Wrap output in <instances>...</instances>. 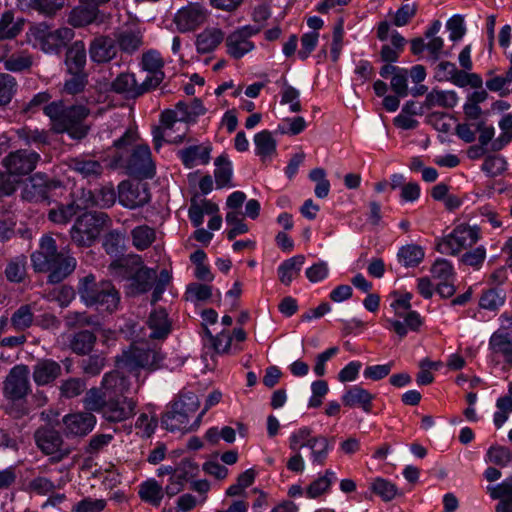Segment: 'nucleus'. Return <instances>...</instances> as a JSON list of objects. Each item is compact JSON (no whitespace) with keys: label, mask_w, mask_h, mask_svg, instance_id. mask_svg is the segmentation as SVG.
<instances>
[{"label":"nucleus","mask_w":512,"mask_h":512,"mask_svg":"<svg viewBox=\"0 0 512 512\" xmlns=\"http://www.w3.org/2000/svg\"><path fill=\"white\" fill-rule=\"evenodd\" d=\"M35 272H49L48 283L57 284L67 278L76 268V259L63 251H59L54 238L44 235L39 248L31 256Z\"/></svg>","instance_id":"nucleus-2"},{"label":"nucleus","mask_w":512,"mask_h":512,"mask_svg":"<svg viewBox=\"0 0 512 512\" xmlns=\"http://www.w3.org/2000/svg\"><path fill=\"white\" fill-rule=\"evenodd\" d=\"M313 462L322 465L328 456V440L325 437H314L309 440Z\"/></svg>","instance_id":"nucleus-50"},{"label":"nucleus","mask_w":512,"mask_h":512,"mask_svg":"<svg viewBox=\"0 0 512 512\" xmlns=\"http://www.w3.org/2000/svg\"><path fill=\"white\" fill-rule=\"evenodd\" d=\"M224 40V32L219 28H206L196 37V48L201 54L214 51Z\"/></svg>","instance_id":"nucleus-28"},{"label":"nucleus","mask_w":512,"mask_h":512,"mask_svg":"<svg viewBox=\"0 0 512 512\" xmlns=\"http://www.w3.org/2000/svg\"><path fill=\"white\" fill-rule=\"evenodd\" d=\"M163 65L164 62L156 51H148L142 55L143 69L152 74L151 77H147L145 80L146 86L150 89L157 87L162 82L164 78Z\"/></svg>","instance_id":"nucleus-23"},{"label":"nucleus","mask_w":512,"mask_h":512,"mask_svg":"<svg viewBox=\"0 0 512 512\" xmlns=\"http://www.w3.org/2000/svg\"><path fill=\"white\" fill-rule=\"evenodd\" d=\"M215 182L218 189L232 187V164L226 155H220L215 159Z\"/></svg>","instance_id":"nucleus-36"},{"label":"nucleus","mask_w":512,"mask_h":512,"mask_svg":"<svg viewBox=\"0 0 512 512\" xmlns=\"http://www.w3.org/2000/svg\"><path fill=\"white\" fill-rule=\"evenodd\" d=\"M280 103L282 105H289L290 111L293 113H298L302 110L299 90L290 85L285 79L282 80Z\"/></svg>","instance_id":"nucleus-41"},{"label":"nucleus","mask_w":512,"mask_h":512,"mask_svg":"<svg viewBox=\"0 0 512 512\" xmlns=\"http://www.w3.org/2000/svg\"><path fill=\"white\" fill-rule=\"evenodd\" d=\"M90 58L93 62L101 64L113 60L117 55L115 38L107 35L95 37L89 46Z\"/></svg>","instance_id":"nucleus-18"},{"label":"nucleus","mask_w":512,"mask_h":512,"mask_svg":"<svg viewBox=\"0 0 512 512\" xmlns=\"http://www.w3.org/2000/svg\"><path fill=\"white\" fill-rule=\"evenodd\" d=\"M31 34L40 42L45 52L57 51L62 47L53 31H50L46 24H39L31 28Z\"/></svg>","instance_id":"nucleus-33"},{"label":"nucleus","mask_w":512,"mask_h":512,"mask_svg":"<svg viewBox=\"0 0 512 512\" xmlns=\"http://www.w3.org/2000/svg\"><path fill=\"white\" fill-rule=\"evenodd\" d=\"M40 156L36 152L17 150L4 159V165L9 174L23 176L31 173L38 163Z\"/></svg>","instance_id":"nucleus-16"},{"label":"nucleus","mask_w":512,"mask_h":512,"mask_svg":"<svg viewBox=\"0 0 512 512\" xmlns=\"http://www.w3.org/2000/svg\"><path fill=\"white\" fill-rule=\"evenodd\" d=\"M512 461V452L508 447L501 445L491 446L485 455V462L499 467H506Z\"/></svg>","instance_id":"nucleus-42"},{"label":"nucleus","mask_w":512,"mask_h":512,"mask_svg":"<svg viewBox=\"0 0 512 512\" xmlns=\"http://www.w3.org/2000/svg\"><path fill=\"white\" fill-rule=\"evenodd\" d=\"M376 34L380 41L389 42L381 48V59L387 63L396 62L406 44L405 38L393 29L392 24L388 21H381L378 24Z\"/></svg>","instance_id":"nucleus-11"},{"label":"nucleus","mask_w":512,"mask_h":512,"mask_svg":"<svg viewBox=\"0 0 512 512\" xmlns=\"http://www.w3.org/2000/svg\"><path fill=\"white\" fill-rule=\"evenodd\" d=\"M67 0H18L23 11H34L44 17L52 18L66 6Z\"/></svg>","instance_id":"nucleus-20"},{"label":"nucleus","mask_w":512,"mask_h":512,"mask_svg":"<svg viewBox=\"0 0 512 512\" xmlns=\"http://www.w3.org/2000/svg\"><path fill=\"white\" fill-rule=\"evenodd\" d=\"M30 392L29 369L20 364L12 367L3 382V394L9 400H21Z\"/></svg>","instance_id":"nucleus-12"},{"label":"nucleus","mask_w":512,"mask_h":512,"mask_svg":"<svg viewBox=\"0 0 512 512\" xmlns=\"http://www.w3.org/2000/svg\"><path fill=\"white\" fill-rule=\"evenodd\" d=\"M26 266L27 257L24 254L8 259L4 270L6 280L10 283H22L27 276Z\"/></svg>","instance_id":"nucleus-30"},{"label":"nucleus","mask_w":512,"mask_h":512,"mask_svg":"<svg viewBox=\"0 0 512 512\" xmlns=\"http://www.w3.org/2000/svg\"><path fill=\"white\" fill-rule=\"evenodd\" d=\"M375 396L360 386H354V407H359L365 413L372 411V402Z\"/></svg>","instance_id":"nucleus-61"},{"label":"nucleus","mask_w":512,"mask_h":512,"mask_svg":"<svg viewBox=\"0 0 512 512\" xmlns=\"http://www.w3.org/2000/svg\"><path fill=\"white\" fill-rule=\"evenodd\" d=\"M257 155L263 159L272 155L276 150V141L272 137L271 132L263 130L254 137Z\"/></svg>","instance_id":"nucleus-43"},{"label":"nucleus","mask_w":512,"mask_h":512,"mask_svg":"<svg viewBox=\"0 0 512 512\" xmlns=\"http://www.w3.org/2000/svg\"><path fill=\"white\" fill-rule=\"evenodd\" d=\"M95 194V205L100 208H109L116 201V192L113 185L102 186Z\"/></svg>","instance_id":"nucleus-59"},{"label":"nucleus","mask_w":512,"mask_h":512,"mask_svg":"<svg viewBox=\"0 0 512 512\" xmlns=\"http://www.w3.org/2000/svg\"><path fill=\"white\" fill-rule=\"evenodd\" d=\"M96 340L94 333L82 330L72 336L69 347L77 355H88L93 350Z\"/></svg>","instance_id":"nucleus-32"},{"label":"nucleus","mask_w":512,"mask_h":512,"mask_svg":"<svg viewBox=\"0 0 512 512\" xmlns=\"http://www.w3.org/2000/svg\"><path fill=\"white\" fill-rule=\"evenodd\" d=\"M31 65V57L25 54H13L4 61L5 69L13 72L29 69Z\"/></svg>","instance_id":"nucleus-60"},{"label":"nucleus","mask_w":512,"mask_h":512,"mask_svg":"<svg viewBox=\"0 0 512 512\" xmlns=\"http://www.w3.org/2000/svg\"><path fill=\"white\" fill-rule=\"evenodd\" d=\"M129 382L118 371L106 373L101 387H92L83 397L86 411L68 414L63 417L66 436L83 437L96 425L93 412L99 413L108 423H121L136 414L137 402L128 396Z\"/></svg>","instance_id":"nucleus-1"},{"label":"nucleus","mask_w":512,"mask_h":512,"mask_svg":"<svg viewBox=\"0 0 512 512\" xmlns=\"http://www.w3.org/2000/svg\"><path fill=\"white\" fill-rule=\"evenodd\" d=\"M89 113V109L83 105L66 107L61 121L56 124V133L67 132L74 139H83L89 131V126L84 124Z\"/></svg>","instance_id":"nucleus-10"},{"label":"nucleus","mask_w":512,"mask_h":512,"mask_svg":"<svg viewBox=\"0 0 512 512\" xmlns=\"http://www.w3.org/2000/svg\"><path fill=\"white\" fill-rule=\"evenodd\" d=\"M200 401L193 392H183L172 403L171 409L166 412L161 420L162 426L169 431H191L197 429L194 422L189 423V418L199 408Z\"/></svg>","instance_id":"nucleus-5"},{"label":"nucleus","mask_w":512,"mask_h":512,"mask_svg":"<svg viewBox=\"0 0 512 512\" xmlns=\"http://www.w3.org/2000/svg\"><path fill=\"white\" fill-rule=\"evenodd\" d=\"M489 348L512 366V331L497 329L489 338Z\"/></svg>","instance_id":"nucleus-21"},{"label":"nucleus","mask_w":512,"mask_h":512,"mask_svg":"<svg viewBox=\"0 0 512 512\" xmlns=\"http://www.w3.org/2000/svg\"><path fill=\"white\" fill-rule=\"evenodd\" d=\"M77 292L81 301L88 307L100 311L113 312L120 302L119 292L108 280L97 281L93 274L79 279Z\"/></svg>","instance_id":"nucleus-4"},{"label":"nucleus","mask_w":512,"mask_h":512,"mask_svg":"<svg viewBox=\"0 0 512 512\" xmlns=\"http://www.w3.org/2000/svg\"><path fill=\"white\" fill-rule=\"evenodd\" d=\"M210 152L209 146L193 145L180 150L178 155L187 168H192L197 164H208Z\"/></svg>","instance_id":"nucleus-29"},{"label":"nucleus","mask_w":512,"mask_h":512,"mask_svg":"<svg viewBox=\"0 0 512 512\" xmlns=\"http://www.w3.org/2000/svg\"><path fill=\"white\" fill-rule=\"evenodd\" d=\"M86 48L82 41L72 43L65 54V66L67 73H87Z\"/></svg>","instance_id":"nucleus-25"},{"label":"nucleus","mask_w":512,"mask_h":512,"mask_svg":"<svg viewBox=\"0 0 512 512\" xmlns=\"http://www.w3.org/2000/svg\"><path fill=\"white\" fill-rule=\"evenodd\" d=\"M446 28L449 31V39L453 42L462 39L466 32L464 19L461 15H454L448 19Z\"/></svg>","instance_id":"nucleus-62"},{"label":"nucleus","mask_w":512,"mask_h":512,"mask_svg":"<svg viewBox=\"0 0 512 512\" xmlns=\"http://www.w3.org/2000/svg\"><path fill=\"white\" fill-rule=\"evenodd\" d=\"M205 20V11L199 4H189L174 16V23L180 32L192 31L203 24Z\"/></svg>","instance_id":"nucleus-17"},{"label":"nucleus","mask_w":512,"mask_h":512,"mask_svg":"<svg viewBox=\"0 0 512 512\" xmlns=\"http://www.w3.org/2000/svg\"><path fill=\"white\" fill-rule=\"evenodd\" d=\"M140 498L154 506H159L163 498V488L154 479L142 483L138 492Z\"/></svg>","instance_id":"nucleus-39"},{"label":"nucleus","mask_w":512,"mask_h":512,"mask_svg":"<svg viewBox=\"0 0 512 512\" xmlns=\"http://www.w3.org/2000/svg\"><path fill=\"white\" fill-rule=\"evenodd\" d=\"M37 447L45 455H49L51 463L61 462L73 451V447L66 445L59 431L52 427L42 426L34 433Z\"/></svg>","instance_id":"nucleus-9"},{"label":"nucleus","mask_w":512,"mask_h":512,"mask_svg":"<svg viewBox=\"0 0 512 512\" xmlns=\"http://www.w3.org/2000/svg\"><path fill=\"white\" fill-rule=\"evenodd\" d=\"M133 245L144 250L148 248L155 240V231L147 225H142L132 230Z\"/></svg>","instance_id":"nucleus-44"},{"label":"nucleus","mask_w":512,"mask_h":512,"mask_svg":"<svg viewBox=\"0 0 512 512\" xmlns=\"http://www.w3.org/2000/svg\"><path fill=\"white\" fill-rule=\"evenodd\" d=\"M112 91L119 94H126L128 97H138L148 91L150 88L146 86L144 81L141 85H138L134 74L121 73L111 84Z\"/></svg>","instance_id":"nucleus-24"},{"label":"nucleus","mask_w":512,"mask_h":512,"mask_svg":"<svg viewBox=\"0 0 512 512\" xmlns=\"http://www.w3.org/2000/svg\"><path fill=\"white\" fill-rule=\"evenodd\" d=\"M115 40L120 50L127 54H133L143 43L142 34L133 30L120 31L116 34Z\"/></svg>","instance_id":"nucleus-35"},{"label":"nucleus","mask_w":512,"mask_h":512,"mask_svg":"<svg viewBox=\"0 0 512 512\" xmlns=\"http://www.w3.org/2000/svg\"><path fill=\"white\" fill-rule=\"evenodd\" d=\"M372 489L384 501H390L394 499L397 494L396 486L383 478L375 479L372 483Z\"/></svg>","instance_id":"nucleus-58"},{"label":"nucleus","mask_w":512,"mask_h":512,"mask_svg":"<svg viewBox=\"0 0 512 512\" xmlns=\"http://www.w3.org/2000/svg\"><path fill=\"white\" fill-rule=\"evenodd\" d=\"M417 8L414 4L402 5L393 16L392 24L397 27L407 25L415 16Z\"/></svg>","instance_id":"nucleus-64"},{"label":"nucleus","mask_w":512,"mask_h":512,"mask_svg":"<svg viewBox=\"0 0 512 512\" xmlns=\"http://www.w3.org/2000/svg\"><path fill=\"white\" fill-rule=\"evenodd\" d=\"M486 248L479 245L469 251H466L460 258V262L466 266L479 270L486 259Z\"/></svg>","instance_id":"nucleus-47"},{"label":"nucleus","mask_w":512,"mask_h":512,"mask_svg":"<svg viewBox=\"0 0 512 512\" xmlns=\"http://www.w3.org/2000/svg\"><path fill=\"white\" fill-rule=\"evenodd\" d=\"M71 77L63 85L62 91L69 95H76L85 90L88 84L87 73H68Z\"/></svg>","instance_id":"nucleus-48"},{"label":"nucleus","mask_w":512,"mask_h":512,"mask_svg":"<svg viewBox=\"0 0 512 512\" xmlns=\"http://www.w3.org/2000/svg\"><path fill=\"white\" fill-rule=\"evenodd\" d=\"M506 160L500 155H490L482 164V171L489 177L502 174L506 169Z\"/></svg>","instance_id":"nucleus-54"},{"label":"nucleus","mask_w":512,"mask_h":512,"mask_svg":"<svg viewBox=\"0 0 512 512\" xmlns=\"http://www.w3.org/2000/svg\"><path fill=\"white\" fill-rule=\"evenodd\" d=\"M59 187L60 181L50 180L47 176L37 173L25 184L22 196L29 202H48L51 192Z\"/></svg>","instance_id":"nucleus-13"},{"label":"nucleus","mask_w":512,"mask_h":512,"mask_svg":"<svg viewBox=\"0 0 512 512\" xmlns=\"http://www.w3.org/2000/svg\"><path fill=\"white\" fill-rule=\"evenodd\" d=\"M72 198L70 203L73 204L77 212L96 206L95 194L91 190L80 188L72 194Z\"/></svg>","instance_id":"nucleus-53"},{"label":"nucleus","mask_w":512,"mask_h":512,"mask_svg":"<svg viewBox=\"0 0 512 512\" xmlns=\"http://www.w3.org/2000/svg\"><path fill=\"white\" fill-rule=\"evenodd\" d=\"M16 80L13 76L6 73H0V106L10 103L15 91Z\"/></svg>","instance_id":"nucleus-51"},{"label":"nucleus","mask_w":512,"mask_h":512,"mask_svg":"<svg viewBox=\"0 0 512 512\" xmlns=\"http://www.w3.org/2000/svg\"><path fill=\"white\" fill-rule=\"evenodd\" d=\"M68 166L71 170L89 180L98 179L104 171V167L99 161L87 156L70 158Z\"/></svg>","instance_id":"nucleus-22"},{"label":"nucleus","mask_w":512,"mask_h":512,"mask_svg":"<svg viewBox=\"0 0 512 512\" xmlns=\"http://www.w3.org/2000/svg\"><path fill=\"white\" fill-rule=\"evenodd\" d=\"M77 210L73 204H61L57 208L51 209L48 213V219L56 224L68 223L76 214Z\"/></svg>","instance_id":"nucleus-49"},{"label":"nucleus","mask_w":512,"mask_h":512,"mask_svg":"<svg viewBox=\"0 0 512 512\" xmlns=\"http://www.w3.org/2000/svg\"><path fill=\"white\" fill-rule=\"evenodd\" d=\"M147 326L150 330L149 338L162 340L171 332V322L164 309L154 310L150 313L147 320Z\"/></svg>","instance_id":"nucleus-27"},{"label":"nucleus","mask_w":512,"mask_h":512,"mask_svg":"<svg viewBox=\"0 0 512 512\" xmlns=\"http://www.w3.org/2000/svg\"><path fill=\"white\" fill-rule=\"evenodd\" d=\"M486 491L493 500L512 499V475L499 484L488 485Z\"/></svg>","instance_id":"nucleus-52"},{"label":"nucleus","mask_w":512,"mask_h":512,"mask_svg":"<svg viewBox=\"0 0 512 512\" xmlns=\"http://www.w3.org/2000/svg\"><path fill=\"white\" fill-rule=\"evenodd\" d=\"M135 141V133L126 131L124 135L115 141L117 150L114 156L116 165L126 167L131 175L151 178L154 175V164L151 158V151L147 145H138L129 153V147Z\"/></svg>","instance_id":"nucleus-3"},{"label":"nucleus","mask_w":512,"mask_h":512,"mask_svg":"<svg viewBox=\"0 0 512 512\" xmlns=\"http://www.w3.org/2000/svg\"><path fill=\"white\" fill-rule=\"evenodd\" d=\"M162 360L163 355L159 351L131 345L117 356L116 364L118 368L130 372L141 368L152 371L160 368Z\"/></svg>","instance_id":"nucleus-8"},{"label":"nucleus","mask_w":512,"mask_h":512,"mask_svg":"<svg viewBox=\"0 0 512 512\" xmlns=\"http://www.w3.org/2000/svg\"><path fill=\"white\" fill-rule=\"evenodd\" d=\"M118 200L130 209L145 205L150 200L147 183L122 181L118 186Z\"/></svg>","instance_id":"nucleus-15"},{"label":"nucleus","mask_w":512,"mask_h":512,"mask_svg":"<svg viewBox=\"0 0 512 512\" xmlns=\"http://www.w3.org/2000/svg\"><path fill=\"white\" fill-rule=\"evenodd\" d=\"M480 239V228L477 225L460 224L437 243L441 254L458 255L462 250L472 247Z\"/></svg>","instance_id":"nucleus-7"},{"label":"nucleus","mask_w":512,"mask_h":512,"mask_svg":"<svg viewBox=\"0 0 512 512\" xmlns=\"http://www.w3.org/2000/svg\"><path fill=\"white\" fill-rule=\"evenodd\" d=\"M65 324L68 328L84 327L96 325L93 317L86 312H69L65 316Z\"/></svg>","instance_id":"nucleus-63"},{"label":"nucleus","mask_w":512,"mask_h":512,"mask_svg":"<svg viewBox=\"0 0 512 512\" xmlns=\"http://www.w3.org/2000/svg\"><path fill=\"white\" fill-rule=\"evenodd\" d=\"M425 256L423 248L416 244L402 246L397 253L399 263L404 267L418 266Z\"/></svg>","instance_id":"nucleus-34"},{"label":"nucleus","mask_w":512,"mask_h":512,"mask_svg":"<svg viewBox=\"0 0 512 512\" xmlns=\"http://www.w3.org/2000/svg\"><path fill=\"white\" fill-rule=\"evenodd\" d=\"M98 15L99 9L95 5L80 0V4L70 11L68 23L75 28L85 27L96 21Z\"/></svg>","instance_id":"nucleus-26"},{"label":"nucleus","mask_w":512,"mask_h":512,"mask_svg":"<svg viewBox=\"0 0 512 512\" xmlns=\"http://www.w3.org/2000/svg\"><path fill=\"white\" fill-rule=\"evenodd\" d=\"M506 300L504 290L491 288L484 291L479 299V307L484 310L497 311Z\"/></svg>","instance_id":"nucleus-38"},{"label":"nucleus","mask_w":512,"mask_h":512,"mask_svg":"<svg viewBox=\"0 0 512 512\" xmlns=\"http://www.w3.org/2000/svg\"><path fill=\"white\" fill-rule=\"evenodd\" d=\"M108 222L104 212H86L77 217L70 229L71 241L78 247H90L99 238Z\"/></svg>","instance_id":"nucleus-6"},{"label":"nucleus","mask_w":512,"mask_h":512,"mask_svg":"<svg viewBox=\"0 0 512 512\" xmlns=\"http://www.w3.org/2000/svg\"><path fill=\"white\" fill-rule=\"evenodd\" d=\"M260 30L261 26L247 25L229 34L226 38L227 53L235 59L243 57L254 48L249 38L258 34Z\"/></svg>","instance_id":"nucleus-14"},{"label":"nucleus","mask_w":512,"mask_h":512,"mask_svg":"<svg viewBox=\"0 0 512 512\" xmlns=\"http://www.w3.org/2000/svg\"><path fill=\"white\" fill-rule=\"evenodd\" d=\"M86 388V383L81 378H69L60 385L61 396L65 398H74L82 394Z\"/></svg>","instance_id":"nucleus-56"},{"label":"nucleus","mask_w":512,"mask_h":512,"mask_svg":"<svg viewBox=\"0 0 512 512\" xmlns=\"http://www.w3.org/2000/svg\"><path fill=\"white\" fill-rule=\"evenodd\" d=\"M431 274L433 278L438 279L440 282H449L454 278L455 271L453 264L449 260L439 258L432 265Z\"/></svg>","instance_id":"nucleus-46"},{"label":"nucleus","mask_w":512,"mask_h":512,"mask_svg":"<svg viewBox=\"0 0 512 512\" xmlns=\"http://www.w3.org/2000/svg\"><path fill=\"white\" fill-rule=\"evenodd\" d=\"M304 261L305 257L303 255H297L285 260L278 268L280 282L286 286L290 285L298 277Z\"/></svg>","instance_id":"nucleus-31"},{"label":"nucleus","mask_w":512,"mask_h":512,"mask_svg":"<svg viewBox=\"0 0 512 512\" xmlns=\"http://www.w3.org/2000/svg\"><path fill=\"white\" fill-rule=\"evenodd\" d=\"M157 279V274L154 269H150L147 267L139 268L134 276L132 277V286L138 293H144L149 291L153 283Z\"/></svg>","instance_id":"nucleus-40"},{"label":"nucleus","mask_w":512,"mask_h":512,"mask_svg":"<svg viewBox=\"0 0 512 512\" xmlns=\"http://www.w3.org/2000/svg\"><path fill=\"white\" fill-rule=\"evenodd\" d=\"M24 20L14 21V13L5 11L0 18V39L15 38L23 29Z\"/></svg>","instance_id":"nucleus-37"},{"label":"nucleus","mask_w":512,"mask_h":512,"mask_svg":"<svg viewBox=\"0 0 512 512\" xmlns=\"http://www.w3.org/2000/svg\"><path fill=\"white\" fill-rule=\"evenodd\" d=\"M450 82L458 87L471 86L473 88H481L483 83L482 78L478 74L467 73L458 69Z\"/></svg>","instance_id":"nucleus-57"},{"label":"nucleus","mask_w":512,"mask_h":512,"mask_svg":"<svg viewBox=\"0 0 512 512\" xmlns=\"http://www.w3.org/2000/svg\"><path fill=\"white\" fill-rule=\"evenodd\" d=\"M62 372L61 365L52 359H40L33 366L32 377L39 386H45L55 381Z\"/></svg>","instance_id":"nucleus-19"},{"label":"nucleus","mask_w":512,"mask_h":512,"mask_svg":"<svg viewBox=\"0 0 512 512\" xmlns=\"http://www.w3.org/2000/svg\"><path fill=\"white\" fill-rule=\"evenodd\" d=\"M104 366L105 358L100 354L90 355L80 362L83 373L91 377L99 375Z\"/></svg>","instance_id":"nucleus-55"},{"label":"nucleus","mask_w":512,"mask_h":512,"mask_svg":"<svg viewBox=\"0 0 512 512\" xmlns=\"http://www.w3.org/2000/svg\"><path fill=\"white\" fill-rule=\"evenodd\" d=\"M33 320L34 314L31 306L22 305L13 313L11 317V324L15 329L23 331L32 325Z\"/></svg>","instance_id":"nucleus-45"}]
</instances>
